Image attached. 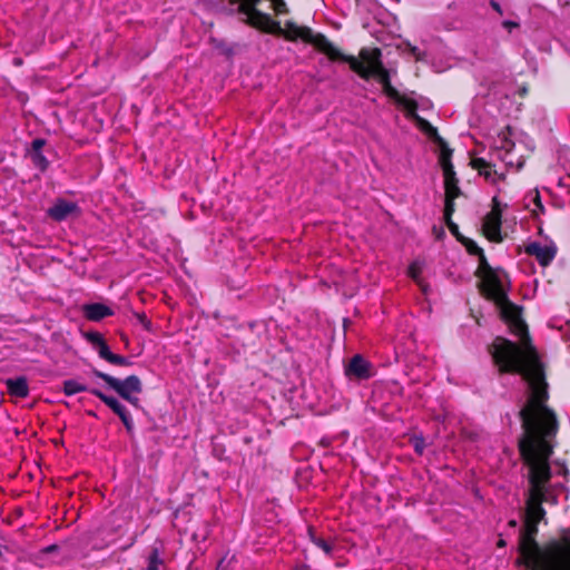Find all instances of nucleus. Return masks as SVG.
Wrapping results in <instances>:
<instances>
[{
	"instance_id": "34",
	"label": "nucleus",
	"mask_w": 570,
	"mask_h": 570,
	"mask_svg": "<svg viewBox=\"0 0 570 570\" xmlns=\"http://www.w3.org/2000/svg\"><path fill=\"white\" fill-rule=\"evenodd\" d=\"M296 570H311V569H309V567H307V566H303V567H301V568H297Z\"/></svg>"
},
{
	"instance_id": "12",
	"label": "nucleus",
	"mask_w": 570,
	"mask_h": 570,
	"mask_svg": "<svg viewBox=\"0 0 570 570\" xmlns=\"http://www.w3.org/2000/svg\"><path fill=\"white\" fill-rule=\"evenodd\" d=\"M77 210H78V206L76 203L68 202L66 199H58L48 209V215L57 222H62L66 218H68L70 215L75 214Z\"/></svg>"
},
{
	"instance_id": "33",
	"label": "nucleus",
	"mask_w": 570,
	"mask_h": 570,
	"mask_svg": "<svg viewBox=\"0 0 570 570\" xmlns=\"http://www.w3.org/2000/svg\"><path fill=\"white\" fill-rule=\"evenodd\" d=\"M560 472H562L563 474H567V473H568V470H567V468H566V466H563V465H562V466L560 468Z\"/></svg>"
},
{
	"instance_id": "17",
	"label": "nucleus",
	"mask_w": 570,
	"mask_h": 570,
	"mask_svg": "<svg viewBox=\"0 0 570 570\" xmlns=\"http://www.w3.org/2000/svg\"><path fill=\"white\" fill-rule=\"evenodd\" d=\"M460 191L451 190L445 191V207H444V219H451L454 212V198Z\"/></svg>"
},
{
	"instance_id": "16",
	"label": "nucleus",
	"mask_w": 570,
	"mask_h": 570,
	"mask_svg": "<svg viewBox=\"0 0 570 570\" xmlns=\"http://www.w3.org/2000/svg\"><path fill=\"white\" fill-rule=\"evenodd\" d=\"M33 166L40 171H46L49 166V160L42 151L29 153Z\"/></svg>"
},
{
	"instance_id": "7",
	"label": "nucleus",
	"mask_w": 570,
	"mask_h": 570,
	"mask_svg": "<svg viewBox=\"0 0 570 570\" xmlns=\"http://www.w3.org/2000/svg\"><path fill=\"white\" fill-rule=\"evenodd\" d=\"M493 207L491 212H489L483 219V230L487 238L491 242L500 243L502 242L501 235V218L502 213L500 208V204L497 197H493Z\"/></svg>"
},
{
	"instance_id": "31",
	"label": "nucleus",
	"mask_w": 570,
	"mask_h": 570,
	"mask_svg": "<svg viewBox=\"0 0 570 570\" xmlns=\"http://www.w3.org/2000/svg\"><path fill=\"white\" fill-rule=\"evenodd\" d=\"M490 6H491V7H492V8H493L498 13H500V14H502V13H503L502 8H501L500 3H499V2H497L495 0H491V1H490Z\"/></svg>"
},
{
	"instance_id": "21",
	"label": "nucleus",
	"mask_w": 570,
	"mask_h": 570,
	"mask_svg": "<svg viewBox=\"0 0 570 570\" xmlns=\"http://www.w3.org/2000/svg\"><path fill=\"white\" fill-rule=\"evenodd\" d=\"M412 446L419 455H422L425 449V440L422 435H414L411 439Z\"/></svg>"
},
{
	"instance_id": "27",
	"label": "nucleus",
	"mask_w": 570,
	"mask_h": 570,
	"mask_svg": "<svg viewBox=\"0 0 570 570\" xmlns=\"http://www.w3.org/2000/svg\"><path fill=\"white\" fill-rule=\"evenodd\" d=\"M548 570H570V561H559L552 564Z\"/></svg>"
},
{
	"instance_id": "25",
	"label": "nucleus",
	"mask_w": 570,
	"mask_h": 570,
	"mask_svg": "<svg viewBox=\"0 0 570 570\" xmlns=\"http://www.w3.org/2000/svg\"><path fill=\"white\" fill-rule=\"evenodd\" d=\"M87 338L95 347L105 341L102 335L98 332L88 333Z\"/></svg>"
},
{
	"instance_id": "19",
	"label": "nucleus",
	"mask_w": 570,
	"mask_h": 570,
	"mask_svg": "<svg viewBox=\"0 0 570 570\" xmlns=\"http://www.w3.org/2000/svg\"><path fill=\"white\" fill-rule=\"evenodd\" d=\"M309 537H311V540L312 542L318 547L321 550H323L327 556H331L332 554V551H333V546L326 541L325 539L323 538H320V537H316L312 529H309Z\"/></svg>"
},
{
	"instance_id": "8",
	"label": "nucleus",
	"mask_w": 570,
	"mask_h": 570,
	"mask_svg": "<svg viewBox=\"0 0 570 570\" xmlns=\"http://www.w3.org/2000/svg\"><path fill=\"white\" fill-rule=\"evenodd\" d=\"M90 393L97 396L101 402H104L115 414L119 416L122 424L125 425L128 433H132L134 431V421L127 411L126 406L120 403L116 397L109 396L101 392L99 389L91 387Z\"/></svg>"
},
{
	"instance_id": "15",
	"label": "nucleus",
	"mask_w": 570,
	"mask_h": 570,
	"mask_svg": "<svg viewBox=\"0 0 570 570\" xmlns=\"http://www.w3.org/2000/svg\"><path fill=\"white\" fill-rule=\"evenodd\" d=\"M90 390L86 384L81 383L79 380L70 379L66 380L62 384V391L66 395L71 396L80 392H89Z\"/></svg>"
},
{
	"instance_id": "11",
	"label": "nucleus",
	"mask_w": 570,
	"mask_h": 570,
	"mask_svg": "<svg viewBox=\"0 0 570 570\" xmlns=\"http://www.w3.org/2000/svg\"><path fill=\"white\" fill-rule=\"evenodd\" d=\"M4 384L11 397L26 399L29 396L30 389L26 376L9 377L4 380Z\"/></svg>"
},
{
	"instance_id": "3",
	"label": "nucleus",
	"mask_w": 570,
	"mask_h": 570,
	"mask_svg": "<svg viewBox=\"0 0 570 570\" xmlns=\"http://www.w3.org/2000/svg\"><path fill=\"white\" fill-rule=\"evenodd\" d=\"M498 161L504 167H522L521 157L515 154V144L507 132H500L493 141L492 150L488 157H474L471 160L472 167L479 175L491 184H497L504 178V170L499 167Z\"/></svg>"
},
{
	"instance_id": "36",
	"label": "nucleus",
	"mask_w": 570,
	"mask_h": 570,
	"mask_svg": "<svg viewBox=\"0 0 570 570\" xmlns=\"http://www.w3.org/2000/svg\"><path fill=\"white\" fill-rule=\"evenodd\" d=\"M510 524L514 527L517 524V522L515 521H511Z\"/></svg>"
},
{
	"instance_id": "18",
	"label": "nucleus",
	"mask_w": 570,
	"mask_h": 570,
	"mask_svg": "<svg viewBox=\"0 0 570 570\" xmlns=\"http://www.w3.org/2000/svg\"><path fill=\"white\" fill-rule=\"evenodd\" d=\"M423 267H424L423 262L419 261V259H415L409 266L407 274L417 284H420V277L423 272Z\"/></svg>"
},
{
	"instance_id": "23",
	"label": "nucleus",
	"mask_w": 570,
	"mask_h": 570,
	"mask_svg": "<svg viewBox=\"0 0 570 570\" xmlns=\"http://www.w3.org/2000/svg\"><path fill=\"white\" fill-rule=\"evenodd\" d=\"M109 363L118 366H128L131 364L129 358L118 354H112L111 358L109 360Z\"/></svg>"
},
{
	"instance_id": "4",
	"label": "nucleus",
	"mask_w": 570,
	"mask_h": 570,
	"mask_svg": "<svg viewBox=\"0 0 570 570\" xmlns=\"http://www.w3.org/2000/svg\"><path fill=\"white\" fill-rule=\"evenodd\" d=\"M361 60L354 57L342 58L347 61L353 71L364 79L375 78L389 97H396L397 91L391 85L390 73L381 61V51L379 49H362L360 52Z\"/></svg>"
},
{
	"instance_id": "6",
	"label": "nucleus",
	"mask_w": 570,
	"mask_h": 570,
	"mask_svg": "<svg viewBox=\"0 0 570 570\" xmlns=\"http://www.w3.org/2000/svg\"><path fill=\"white\" fill-rule=\"evenodd\" d=\"M96 377L101 379L112 389L120 397L129 399L132 394H139L142 391L141 381L137 375L127 376L119 380L98 370L92 371Z\"/></svg>"
},
{
	"instance_id": "13",
	"label": "nucleus",
	"mask_w": 570,
	"mask_h": 570,
	"mask_svg": "<svg viewBox=\"0 0 570 570\" xmlns=\"http://www.w3.org/2000/svg\"><path fill=\"white\" fill-rule=\"evenodd\" d=\"M82 312L85 317L92 322H99L102 318L114 314L110 307L101 303L86 304L82 307Z\"/></svg>"
},
{
	"instance_id": "32",
	"label": "nucleus",
	"mask_w": 570,
	"mask_h": 570,
	"mask_svg": "<svg viewBox=\"0 0 570 570\" xmlns=\"http://www.w3.org/2000/svg\"><path fill=\"white\" fill-rule=\"evenodd\" d=\"M125 400L128 401L130 404H132L135 407L139 406V399L137 396L130 395L129 399H125Z\"/></svg>"
},
{
	"instance_id": "30",
	"label": "nucleus",
	"mask_w": 570,
	"mask_h": 570,
	"mask_svg": "<svg viewBox=\"0 0 570 570\" xmlns=\"http://www.w3.org/2000/svg\"><path fill=\"white\" fill-rule=\"evenodd\" d=\"M445 223H446V225H448V227H449L450 232H451L453 235L458 236V234H459V227H458V225H456L455 223H453L451 219H445Z\"/></svg>"
},
{
	"instance_id": "1",
	"label": "nucleus",
	"mask_w": 570,
	"mask_h": 570,
	"mask_svg": "<svg viewBox=\"0 0 570 570\" xmlns=\"http://www.w3.org/2000/svg\"><path fill=\"white\" fill-rule=\"evenodd\" d=\"M464 245L470 254L479 257L478 269L484 293L497 304L510 331L519 338L518 344L497 337L489 352L501 373L519 374L527 385L528 397L519 411L523 429L519 440L521 456L528 472H551L549 459L559 425L556 413L547 406L549 395L543 365L531 343L521 308L508 297L507 275L489 265L475 242L466 239Z\"/></svg>"
},
{
	"instance_id": "26",
	"label": "nucleus",
	"mask_w": 570,
	"mask_h": 570,
	"mask_svg": "<svg viewBox=\"0 0 570 570\" xmlns=\"http://www.w3.org/2000/svg\"><path fill=\"white\" fill-rule=\"evenodd\" d=\"M46 145V140L42 138H36L31 142V149L29 153L42 151L43 146Z\"/></svg>"
},
{
	"instance_id": "22",
	"label": "nucleus",
	"mask_w": 570,
	"mask_h": 570,
	"mask_svg": "<svg viewBox=\"0 0 570 570\" xmlns=\"http://www.w3.org/2000/svg\"><path fill=\"white\" fill-rule=\"evenodd\" d=\"M96 348H97L99 357H101L102 360L109 362V360L111 358L114 353L110 351V348L107 345L106 341L100 343Z\"/></svg>"
},
{
	"instance_id": "24",
	"label": "nucleus",
	"mask_w": 570,
	"mask_h": 570,
	"mask_svg": "<svg viewBox=\"0 0 570 570\" xmlns=\"http://www.w3.org/2000/svg\"><path fill=\"white\" fill-rule=\"evenodd\" d=\"M273 3V8L277 14H284L287 12V6L284 0H269Z\"/></svg>"
},
{
	"instance_id": "20",
	"label": "nucleus",
	"mask_w": 570,
	"mask_h": 570,
	"mask_svg": "<svg viewBox=\"0 0 570 570\" xmlns=\"http://www.w3.org/2000/svg\"><path fill=\"white\" fill-rule=\"evenodd\" d=\"M160 564H163V559L158 549L154 548L148 557L147 570H159Z\"/></svg>"
},
{
	"instance_id": "28",
	"label": "nucleus",
	"mask_w": 570,
	"mask_h": 570,
	"mask_svg": "<svg viewBox=\"0 0 570 570\" xmlns=\"http://www.w3.org/2000/svg\"><path fill=\"white\" fill-rule=\"evenodd\" d=\"M502 27L507 29L510 33L513 29H517L520 27L519 22L512 21V20H504L502 22Z\"/></svg>"
},
{
	"instance_id": "5",
	"label": "nucleus",
	"mask_w": 570,
	"mask_h": 570,
	"mask_svg": "<svg viewBox=\"0 0 570 570\" xmlns=\"http://www.w3.org/2000/svg\"><path fill=\"white\" fill-rule=\"evenodd\" d=\"M429 136L434 140V142L438 144L440 148V164L443 169L444 175V184H445V191H460L455 179V173L453 169V165L450 160L451 157V149H449L446 142L443 140V138L438 134V130L433 128L432 126H429Z\"/></svg>"
},
{
	"instance_id": "10",
	"label": "nucleus",
	"mask_w": 570,
	"mask_h": 570,
	"mask_svg": "<svg viewBox=\"0 0 570 570\" xmlns=\"http://www.w3.org/2000/svg\"><path fill=\"white\" fill-rule=\"evenodd\" d=\"M345 374L348 377L357 380H367L372 376L371 364L362 355H354L345 367Z\"/></svg>"
},
{
	"instance_id": "2",
	"label": "nucleus",
	"mask_w": 570,
	"mask_h": 570,
	"mask_svg": "<svg viewBox=\"0 0 570 570\" xmlns=\"http://www.w3.org/2000/svg\"><path fill=\"white\" fill-rule=\"evenodd\" d=\"M229 1L233 4H237L236 11L242 17L240 19L254 28L269 33L282 35L288 40L302 39L313 43L332 60L344 58V55L325 36H314L309 28L299 27L292 21H287L285 28H282L279 22L272 20L268 14L256 9L259 0Z\"/></svg>"
},
{
	"instance_id": "14",
	"label": "nucleus",
	"mask_w": 570,
	"mask_h": 570,
	"mask_svg": "<svg viewBox=\"0 0 570 570\" xmlns=\"http://www.w3.org/2000/svg\"><path fill=\"white\" fill-rule=\"evenodd\" d=\"M525 206L530 208L533 216L538 217L544 213V206L541 202L540 194L538 190H531L524 198Z\"/></svg>"
},
{
	"instance_id": "9",
	"label": "nucleus",
	"mask_w": 570,
	"mask_h": 570,
	"mask_svg": "<svg viewBox=\"0 0 570 570\" xmlns=\"http://www.w3.org/2000/svg\"><path fill=\"white\" fill-rule=\"evenodd\" d=\"M525 253L534 256L542 266L549 265L557 254V246L554 244H541L532 242L527 245Z\"/></svg>"
},
{
	"instance_id": "35",
	"label": "nucleus",
	"mask_w": 570,
	"mask_h": 570,
	"mask_svg": "<svg viewBox=\"0 0 570 570\" xmlns=\"http://www.w3.org/2000/svg\"><path fill=\"white\" fill-rule=\"evenodd\" d=\"M14 63H16V65H21V60H20V59H16V60H14Z\"/></svg>"
},
{
	"instance_id": "29",
	"label": "nucleus",
	"mask_w": 570,
	"mask_h": 570,
	"mask_svg": "<svg viewBox=\"0 0 570 570\" xmlns=\"http://www.w3.org/2000/svg\"><path fill=\"white\" fill-rule=\"evenodd\" d=\"M137 317H138V320H139L140 324H141L146 330H148V331H149V330H150V325H151V323H150V321L146 317V315H144V314H138V315H137Z\"/></svg>"
}]
</instances>
